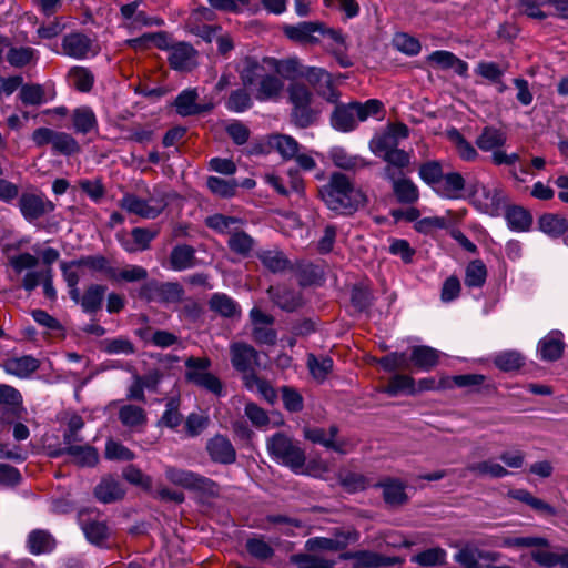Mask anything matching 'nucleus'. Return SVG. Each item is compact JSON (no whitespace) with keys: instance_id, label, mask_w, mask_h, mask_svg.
<instances>
[{"instance_id":"63","label":"nucleus","mask_w":568,"mask_h":568,"mask_svg":"<svg viewBox=\"0 0 568 568\" xmlns=\"http://www.w3.org/2000/svg\"><path fill=\"white\" fill-rule=\"evenodd\" d=\"M506 72V67H501L496 62L480 61L478 62L475 73L491 83H500Z\"/></svg>"},{"instance_id":"39","label":"nucleus","mask_w":568,"mask_h":568,"mask_svg":"<svg viewBox=\"0 0 568 568\" xmlns=\"http://www.w3.org/2000/svg\"><path fill=\"white\" fill-rule=\"evenodd\" d=\"M438 359V352L429 346H415L412 349L410 362L420 369H432L437 365Z\"/></svg>"},{"instance_id":"3","label":"nucleus","mask_w":568,"mask_h":568,"mask_svg":"<svg viewBox=\"0 0 568 568\" xmlns=\"http://www.w3.org/2000/svg\"><path fill=\"white\" fill-rule=\"evenodd\" d=\"M334 110L331 114V125L341 132H351L357 128L358 122L366 121L369 116H377L383 113V103L377 99H371L362 103L352 101L341 103L338 100L333 103Z\"/></svg>"},{"instance_id":"57","label":"nucleus","mask_w":568,"mask_h":568,"mask_svg":"<svg viewBox=\"0 0 568 568\" xmlns=\"http://www.w3.org/2000/svg\"><path fill=\"white\" fill-rule=\"evenodd\" d=\"M52 150L53 152L63 155H72L79 153L81 149L78 141L71 134L57 131L52 143Z\"/></svg>"},{"instance_id":"11","label":"nucleus","mask_w":568,"mask_h":568,"mask_svg":"<svg viewBox=\"0 0 568 568\" xmlns=\"http://www.w3.org/2000/svg\"><path fill=\"white\" fill-rule=\"evenodd\" d=\"M323 30L324 23L312 21H304L295 26L284 27L285 36L292 41H295L301 44L318 43L320 38L316 34H321V31Z\"/></svg>"},{"instance_id":"38","label":"nucleus","mask_w":568,"mask_h":568,"mask_svg":"<svg viewBox=\"0 0 568 568\" xmlns=\"http://www.w3.org/2000/svg\"><path fill=\"white\" fill-rule=\"evenodd\" d=\"M531 558L544 568H552L557 565L568 568V549L560 552L537 549L531 551Z\"/></svg>"},{"instance_id":"58","label":"nucleus","mask_w":568,"mask_h":568,"mask_svg":"<svg viewBox=\"0 0 568 568\" xmlns=\"http://www.w3.org/2000/svg\"><path fill=\"white\" fill-rule=\"evenodd\" d=\"M7 61L14 68H23L36 58L34 49L30 47H9Z\"/></svg>"},{"instance_id":"44","label":"nucleus","mask_w":568,"mask_h":568,"mask_svg":"<svg viewBox=\"0 0 568 568\" xmlns=\"http://www.w3.org/2000/svg\"><path fill=\"white\" fill-rule=\"evenodd\" d=\"M199 93L196 89L183 90L175 99L174 106L181 116L196 115Z\"/></svg>"},{"instance_id":"4","label":"nucleus","mask_w":568,"mask_h":568,"mask_svg":"<svg viewBox=\"0 0 568 568\" xmlns=\"http://www.w3.org/2000/svg\"><path fill=\"white\" fill-rule=\"evenodd\" d=\"M266 447L274 459L291 468L294 473H300L305 465V452L297 442L284 433H276L270 437Z\"/></svg>"},{"instance_id":"5","label":"nucleus","mask_w":568,"mask_h":568,"mask_svg":"<svg viewBox=\"0 0 568 568\" xmlns=\"http://www.w3.org/2000/svg\"><path fill=\"white\" fill-rule=\"evenodd\" d=\"M212 362L209 357L190 356L185 359V381L201 387L217 397L224 395L221 379L210 372Z\"/></svg>"},{"instance_id":"7","label":"nucleus","mask_w":568,"mask_h":568,"mask_svg":"<svg viewBox=\"0 0 568 568\" xmlns=\"http://www.w3.org/2000/svg\"><path fill=\"white\" fill-rule=\"evenodd\" d=\"M19 209L22 216L32 222L53 212L54 204L43 194L24 192L19 197Z\"/></svg>"},{"instance_id":"35","label":"nucleus","mask_w":568,"mask_h":568,"mask_svg":"<svg viewBox=\"0 0 568 568\" xmlns=\"http://www.w3.org/2000/svg\"><path fill=\"white\" fill-rule=\"evenodd\" d=\"M505 217L509 229L516 232H526L532 224L529 211L517 205L508 207Z\"/></svg>"},{"instance_id":"12","label":"nucleus","mask_w":568,"mask_h":568,"mask_svg":"<svg viewBox=\"0 0 568 568\" xmlns=\"http://www.w3.org/2000/svg\"><path fill=\"white\" fill-rule=\"evenodd\" d=\"M152 201H145L133 194H125L120 205L123 210L131 214H135L143 219H155L163 210L162 203L152 204Z\"/></svg>"},{"instance_id":"24","label":"nucleus","mask_w":568,"mask_h":568,"mask_svg":"<svg viewBox=\"0 0 568 568\" xmlns=\"http://www.w3.org/2000/svg\"><path fill=\"white\" fill-rule=\"evenodd\" d=\"M3 368L8 374L26 378L39 368V361L32 356L12 357L4 361Z\"/></svg>"},{"instance_id":"42","label":"nucleus","mask_w":568,"mask_h":568,"mask_svg":"<svg viewBox=\"0 0 568 568\" xmlns=\"http://www.w3.org/2000/svg\"><path fill=\"white\" fill-rule=\"evenodd\" d=\"M258 258L263 266L273 273L283 272L290 266V261L286 258L284 253L276 248L260 252Z\"/></svg>"},{"instance_id":"62","label":"nucleus","mask_w":568,"mask_h":568,"mask_svg":"<svg viewBox=\"0 0 568 568\" xmlns=\"http://www.w3.org/2000/svg\"><path fill=\"white\" fill-rule=\"evenodd\" d=\"M101 349L108 354L131 355L135 353L134 344L129 338L122 336L104 339Z\"/></svg>"},{"instance_id":"59","label":"nucleus","mask_w":568,"mask_h":568,"mask_svg":"<svg viewBox=\"0 0 568 568\" xmlns=\"http://www.w3.org/2000/svg\"><path fill=\"white\" fill-rule=\"evenodd\" d=\"M398 143L392 133H388L387 130L376 134L369 142L371 151L377 155L383 158L385 153L390 152Z\"/></svg>"},{"instance_id":"20","label":"nucleus","mask_w":568,"mask_h":568,"mask_svg":"<svg viewBox=\"0 0 568 568\" xmlns=\"http://www.w3.org/2000/svg\"><path fill=\"white\" fill-rule=\"evenodd\" d=\"M507 134L495 126H485L476 138V145L483 152H491L506 144Z\"/></svg>"},{"instance_id":"41","label":"nucleus","mask_w":568,"mask_h":568,"mask_svg":"<svg viewBox=\"0 0 568 568\" xmlns=\"http://www.w3.org/2000/svg\"><path fill=\"white\" fill-rule=\"evenodd\" d=\"M54 545V539L45 530H33L28 537V547L33 555L50 552Z\"/></svg>"},{"instance_id":"25","label":"nucleus","mask_w":568,"mask_h":568,"mask_svg":"<svg viewBox=\"0 0 568 568\" xmlns=\"http://www.w3.org/2000/svg\"><path fill=\"white\" fill-rule=\"evenodd\" d=\"M108 287L101 284H90L81 297V307L84 313H97L102 308Z\"/></svg>"},{"instance_id":"37","label":"nucleus","mask_w":568,"mask_h":568,"mask_svg":"<svg viewBox=\"0 0 568 568\" xmlns=\"http://www.w3.org/2000/svg\"><path fill=\"white\" fill-rule=\"evenodd\" d=\"M447 136L462 160L471 162L478 158L475 146L457 129L448 130Z\"/></svg>"},{"instance_id":"8","label":"nucleus","mask_w":568,"mask_h":568,"mask_svg":"<svg viewBox=\"0 0 568 568\" xmlns=\"http://www.w3.org/2000/svg\"><path fill=\"white\" fill-rule=\"evenodd\" d=\"M358 538L355 531H337L334 538L313 537L306 540L305 550L321 554L322 551H341L344 550L349 542L356 541Z\"/></svg>"},{"instance_id":"36","label":"nucleus","mask_w":568,"mask_h":568,"mask_svg":"<svg viewBox=\"0 0 568 568\" xmlns=\"http://www.w3.org/2000/svg\"><path fill=\"white\" fill-rule=\"evenodd\" d=\"M119 419L123 426L129 428L143 427L148 422L145 410L132 404L123 405L119 409Z\"/></svg>"},{"instance_id":"64","label":"nucleus","mask_w":568,"mask_h":568,"mask_svg":"<svg viewBox=\"0 0 568 568\" xmlns=\"http://www.w3.org/2000/svg\"><path fill=\"white\" fill-rule=\"evenodd\" d=\"M288 101L292 105L307 104L313 101V92L303 82H292L287 88Z\"/></svg>"},{"instance_id":"55","label":"nucleus","mask_w":568,"mask_h":568,"mask_svg":"<svg viewBox=\"0 0 568 568\" xmlns=\"http://www.w3.org/2000/svg\"><path fill=\"white\" fill-rule=\"evenodd\" d=\"M179 409L180 398L171 397L165 404V410L159 420V425L172 429L176 428L183 420V416Z\"/></svg>"},{"instance_id":"17","label":"nucleus","mask_w":568,"mask_h":568,"mask_svg":"<svg viewBox=\"0 0 568 568\" xmlns=\"http://www.w3.org/2000/svg\"><path fill=\"white\" fill-rule=\"evenodd\" d=\"M169 62L174 70L189 71L196 64L195 50L187 43H178L171 49Z\"/></svg>"},{"instance_id":"56","label":"nucleus","mask_w":568,"mask_h":568,"mask_svg":"<svg viewBox=\"0 0 568 568\" xmlns=\"http://www.w3.org/2000/svg\"><path fill=\"white\" fill-rule=\"evenodd\" d=\"M524 363V356L517 351L500 352L494 357V364L504 372L519 369Z\"/></svg>"},{"instance_id":"14","label":"nucleus","mask_w":568,"mask_h":568,"mask_svg":"<svg viewBox=\"0 0 568 568\" xmlns=\"http://www.w3.org/2000/svg\"><path fill=\"white\" fill-rule=\"evenodd\" d=\"M206 450L214 463L227 465L236 459L233 445L222 435H215L211 438L206 444Z\"/></svg>"},{"instance_id":"23","label":"nucleus","mask_w":568,"mask_h":568,"mask_svg":"<svg viewBox=\"0 0 568 568\" xmlns=\"http://www.w3.org/2000/svg\"><path fill=\"white\" fill-rule=\"evenodd\" d=\"M196 264L195 250L187 244L174 246L170 254V265L174 271H184Z\"/></svg>"},{"instance_id":"10","label":"nucleus","mask_w":568,"mask_h":568,"mask_svg":"<svg viewBox=\"0 0 568 568\" xmlns=\"http://www.w3.org/2000/svg\"><path fill=\"white\" fill-rule=\"evenodd\" d=\"M231 363L232 366L242 373L253 371L257 365L258 353L256 349L243 342L232 343L230 345Z\"/></svg>"},{"instance_id":"30","label":"nucleus","mask_w":568,"mask_h":568,"mask_svg":"<svg viewBox=\"0 0 568 568\" xmlns=\"http://www.w3.org/2000/svg\"><path fill=\"white\" fill-rule=\"evenodd\" d=\"M268 145L271 149L278 152L284 160H293L300 151L298 142L287 134H273L268 138Z\"/></svg>"},{"instance_id":"50","label":"nucleus","mask_w":568,"mask_h":568,"mask_svg":"<svg viewBox=\"0 0 568 568\" xmlns=\"http://www.w3.org/2000/svg\"><path fill=\"white\" fill-rule=\"evenodd\" d=\"M509 495L524 504H527L530 506L534 510L545 514V515H555V509L552 506L544 501L542 499H539L535 496H532L528 490L526 489H516L509 493Z\"/></svg>"},{"instance_id":"18","label":"nucleus","mask_w":568,"mask_h":568,"mask_svg":"<svg viewBox=\"0 0 568 568\" xmlns=\"http://www.w3.org/2000/svg\"><path fill=\"white\" fill-rule=\"evenodd\" d=\"M69 455L80 466H94L99 462V455L94 447L90 445H78L63 447L55 452L53 456Z\"/></svg>"},{"instance_id":"16","label":"nucleus","mask_w":568,"mask_h":568,"mask_svg":"<svg viewBox=\"0 0 568 568\" xmlns=\"http://www.w3.org/2000/svg\"><path fill=\"white\" fill-rule=\"evenodd\" d=\"M372 486L383 489L384 501L390 506H399L407 501L405 484L399 479L387 477Z\"/></svg>"},{"instance_id":"52","label":"nucleus","mask_w":568,"mask_h":568,"mask_svg":"<svg viewBox=\"0 0 568 568\" xmlns=\"http://www.w3.org/2000/svg\"><path fill=\"white\" fill-rule=\"evenodd\" d=\"M71 84L81 92H89L94 83L93 73L84 67H73L69 71Z\"/></svg>"},{"instance_id":"49","label":"nucleus","mask_w":568,"mask_h":568,"mask_svg":"<svg viewBox=\"0 0 568 568\" xmlns=\"http://www.w3.org/2000/svg\"><path fill=\"white\" fill-rule=\"evenodd\" d=\"M331 158L333 163L343 170H359L369 164L363 158L348 154L343 149H334Z\"/></svg>"},{"instance_id":"46","label":"nucleus","mask_w":568,"mask_h":568,"mask_svg":"<svg viewBox=\"0 0 568 568\" xmlns=\"http://www.w3.org/2000/svg\"><path fill=\"white\" fill-rule=\"evenodd\" d=\"M382 392L390 396H397L403 393L414 395L416 394L415 381L407 375H395Z\"/></svg>"},{"instance_id":"21","label":"nucleus","mask_w":568,"mask_h":568,"mask_svg":"<svg viewBox=\"0 0 568 568\" xmlns=\"http://www.w3.org/2000/svg\"><path fill=\"white\" fill-rule=\"evenodd\" d=\"M290 562L296 568H334L336 564L334 559L327 556L307 550L292 555Z\"/></svg>"},{"instance_id":"1","label":"nucleus","mask_w":568,"mask_h":568,"mask_svg":"<svg viewBox=\"0 0 568 568\" xmlns=\"http://www.w3.org/2000/svg\"><path fill=\"white\" fill-rule=\"evenodd\" d=\"M320 195L331 211L343 215H352L367 204L365 192L342 172L331 174Z\"/></svg>"},{"instance_id":"28","label":"nucleus","mask_w":568,"mask_h":568,"mask_svg":"<svg viewBox=\"0 0 568 568\" xmlns=\"http://www.w3.org/2000/svg\"><path fill=\"white\" fill-rule=\"evenodd\" d=\"M131 235L132 241H122V246L128 253H135L148 250L151 241L158 235V232L145 227H134L131 231Z\"/></svg>"},{"instance_id":"33","label":"nucleus","mask_w":568,"mask_h":568,"mask_svg":"<svg viewBox=\"0 0 568 568\" xmlns=\"http://www.w3.org/2000/svg\"><path fill=\"white\" fill-rule=\"evenodd\" d=\"M210 310L224 317H234L240 315L241 310L237 303L224 293H215L209 301Z\"/></svg>"},{"instance_id":"2","label":"nucleus","mask_w":568,"mask_h":568,"mask_svg":"<svg viewBox=\"0 0 568 568\" xmlns=\"http://www.w3.org/2000/svg\"><path fill=\"white\" fill-rule=\"evenodd\" d=\"M240 79L244 87H255L254 97L260 102H277L284 92V81L270 71L263 60L245 57L239 69Z\"/></svg>"},{"instance_id":"51","label":"nucleus","mask_w":568,"mask_h":568,"mask_svg":"<svg viewBox=\"0 0 568 568\" xmlns=\"http://www.w3.org/2000/svg\"><path fill=\"white\" fill-rule=\"evenodd\" d=\"M254 244V239L241 229L232 233L227 241L229 248L242 256H247L253 250Z\"/></svg>"},{"instance_id":"26","label":"nucleus","mask_w":568,"mask_h":568,"mask_svg":"<svg viewBox=\"0 0 568 568\" xmlns=\"http://www.w3.org/2000/svg\"><path fill=\"white\" fill-rule=\"evenodd\" d=\"M565 344L560 332H552L539 342V353L545 361H557L561 357Z\"/></svg>"},{"instance_id":"61","label":"nucleus","mask_w":568,"mask_h":568,"mask_svg":"<svg viewBox=\"0 0 568 568\" xmlns=\"http://www.w3.org/2000/svg\"><path fill=\"white\" fill-rule=\"evenodd\" d=\"M206 185L209 190L221 197H231L235 194L239 186L235 180H225L217 176H210Z\"/></svg>"},{"instance_id":"48","label":"nucleus","mask_w":568,"mask_h":568,"mask_svg":"<svg viewBox=\"0 0 568 568\" xmlns=\"http://www.w3.org/2000/svg\"><path fill=\"white\" fill-rule=\"evenodd\" d=\"M393 191L400 203L412 204L418 200L417 186L409 179L394 180Z\"/></svg>"},{"instance_id":"32","label":"nucleus","mask_w":568,"mask_h":568,"mask_svg":"<svg viewBox=\"0 0 568 568\" xmlns=\"http://www.w3.org/2000/svg\"><path fill=\"white\" fill-rule=\"evenodd\" d=\"M539 230L551 237H560L568 231V221L557 214L546 213L538 220Z\"/></svg>"},{"instance_id":"27","label":"nucleus","mask_w":568,"mask_h":568,"mask_svg":"<svg viewBox=\"0 0 568 568\" xmlns=\"http://www.w3.org/2000/svg\"><path fill=\"white\" fill-rule=\"evenodd\" d=\"M205 224L207 227L217 233L229 234L231 236L232 233L241 229V226L244 224V221L236 216L216 213L207 216Z\"/></svg>"},{"instance_id":"6","label":"nucleus","mask_w":568,"mask_h":568,"mask_svg":"<svg viewBox=\"0 0 568 568\" xmlns=\"http://www.w3.org/2000/svg\"><path fill=\"white\" fill-rule=\"evenodd\" d=\"M301 77L326 102L336 103L339 100L341 92L336 88L332 74L325 69L307 67L303 69Z\"/></svg>"},{"instance_id":"31","label":"nucleus","mask_w":568,"mask_h":568,"mask_svg":"<svg viewBox=\"0 0 568 568\" xmlns=\"http://www.w3.org/2000/svg\"><path fill=\"white\" fill-rule=\"evenodd\" d=\"M271 300L282 310L293 312L301 306L300 296L292 290L285 287H273L267 290Z\"/></svg>"},{"instance_id":"53","label":"nucleus","mask_w":568,"mask_h":568,"mask_svg":"<svg viewBox=\"0 0 568 568\" xmlns=\"http://www.w3.org/2000/svg\"><path fill=\"white\" fill-rule=\"evenodd\" d=\"M307 367L312 376L323 382L333 369V359L328 356H315L310 354L307 356Z\"/></svg>"},{"instance_id":"9","label":"nucleus","mask_w":568,"mask_h":568,"mask_svg":"<svg viewBox=\"0 0 568 568\" xmlns=\"http://www.w3.org/2000/svg\"><path fill=\"white\" fill-rule=\"evenodd\" d=\"M62 52L71 58L82 60L89 54H95L93 50V41L81 32H71L62 39Z\"/></svg>"},{"instance_id":"15","label":"nucleus","mask_w":568,"mask_h":568,"mask_svg":"<svg viewBox=\"0 0 568 568\" xmlns=\"http://www.w3.org/2000/svg\"><path fill=\"white\" fill-rule=\"evenodd\" d=\"M338 434V427L335 425L329 426L328 430L324 428H304V437L314 444H320L334 452L345 454L346 450L342 443H336L335 438Z\"/></svg>"},{"instance_id":"34","label":"nucleus","mask_w":568,"mask_h":568,"mask_svg":"<svg viewBox=\"0 0 568 568\" xmlns=\"http://www.w3.org/2000/svg\"><path fill=\"white\" fill-rule=\"evenodd\" d=\"M320 111L312 108V103L292 105L291 122L300 128L306 129L318 120Z\"/></svg>"},{"instance_id":"13","label":"nucleus","mask_w":568,"mask_h":568,"mask_svg":"<svg viewBox=\"0 0 568 568\" xmlns=\"http://www.w3.org/2000/svg\"><path fill=\"white\" fill-rule=\"evenodd\" d=\"M467 474H471L476 477H489V478H504L509 475V471L501 464L493 458L484 459L476 463H469L460 473L462 477H466Z\"/></svg>"},{"instance_id":"19","label":"nucleus","mask_w":568,"mask_h":568,"mask_svg":"<svg viewBox=\"0 0 568 568\" xmlns=\"http://www.w3.org/2000/svg\"><path fill=\"white\" fill-rule=\"evenodd\" d=\"M465 184V179L460 173L450 172L443 175L435 191L443 197L456 200L462 197Z\"/></svg>"},{"instance_id":"29","label":"nucleus","mask_w":568,"mask_h":568,"mask_svg":"<svg viewBox=\"0 0 568 568\" xmlns=\"http://www.w3.org/2000/svg\"><path fill=\"white\" fill-rule=\"evenodd\" d=\"M262 60L267 64L270 71L276 72L285 79H293L297 75L301 77V73L303 72L296 58L278 60L275 58L265 57Z\"/></svg>"},{"instance_id":"43","label":"nucleus","mask_w":568,"mask_h":568,"mask_svg":"<svg viewBox=\"0 0 568 568\" xmlns=\"http://www.w3.org/2000/svg\"><path fill=\"white\" fill-rule=\"evenodd\" d=\"M447 552L440 547L425 549L412 557V562L420 567L442 566L446 562Z\"/></svg>"},{"instance_id":"45","label":"nucleus","mask_w":568,"mask_h":568,"mask_svg":"<svg viewBox=\"0 0 568 568\" xmlns=\"http://www.w3.org/2000/svg\"><path fill=\"white\" fill-rule=\"evenodd\" d=\"M252 105L253 99L246 87L231 91L229 98L225 101V106L227 110L235 113L245 112L246 110L251 109Z\"/></svg>"},{"instance_id":"54","label":"nucleus","mask_w":568,"mask_h":568,"mask_svg":"<svg viewBox=\"0 0 568 568\" xmlns=\"http://www.w3.org/2000/svg\"><path fill=\"white\" fill-rule=\"evenodd\" d=\"M486 381V377L481 374H464L447 377L440 381V387L452 388L453 386L459 388H469L481 385Z\"/></svg>"},{"instance_id":"60","label":"nucleus","mask_w":568,"mask_h":568,"mask_svg":"<svg viewBox=\"0 0 568 568\" xmlns=\"http://www.w3.org/2000/svg\"><path fill=\"white\" fill-rule=\"evenodd\" d=\"M479 555L480 549L465 545L454 555V560L464 568H480Z\"/></svg>"},{"instance_id":"22","label":"nucleus","mask_w":568,"mask_h":568,"mask_svg":"<svg viewBox=\"0 0 568 568\" xmlns=\"http://www.w3.org/2000/svg\"><path fill=\"white\" fill-rule=\"evenodd\" d=\"M124 489L121 484L113 477H104L94 488L95 497L104 503H113L124 497Z\"/></svg>"},{"instance_id":"40","label":"nucleus","mask_w":568,"mask_h":568,"mask_svg":"<svg viewBox=\"0 0 568 568\" xmlns=\"http://www.w3.org/2000/svg\"><path fill=\"white\" fill-rule=\"evenodd\" d=\"M72 122L75 132L82 134L91 132L98 125L95 114L89 106L77 108L72 113Z\"/></svg>"},{"instance_id":"47","label":"nucleus","mask_w":568,"mask_h":568,"mask_svg":"<svg viewBox=\"0 0 568 568\" xmlns=\"http://www.w3.org/2000/svg\"><path fill=\"white\" fill-rule=\"evenodd\" d=\"M487 278V268L481 260L468 263L465 270V285L467 287H481Z\"/></svg>"}]
</instances>
